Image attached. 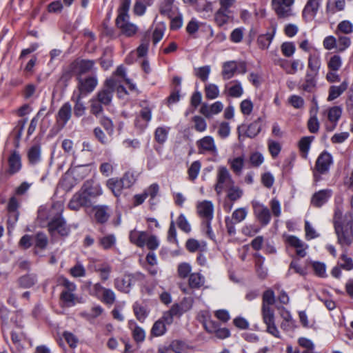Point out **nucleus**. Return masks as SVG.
Listing matches in <instances>:
<instances>
[{"instance_id":"1","label":"nucleus","mask_w":353,"mask_h":353,"mask_svg":"<svg viewBox=\"0 0 353 353\" xmlns=\"http://www.w3.org/2000/svg\"><path fill=\"white\" fill-rule=\"evenodd\" d=\"M117 85V81L114 77L108 79L105 81L103 88L98 91L89 101L91 114L96 117L102 114L103 112V107L109 105L112 102Z\"/></svg>"},{"instance_id":"2","label":"nucleus","mask_w":353,"mask_h":353,"mask_svg":"<svg viewBox=\"0 0 353 353\" xmlns=\"http://www.w3.org/2000/svg\"><path fill=\"white\" fill-rule=\"evenodd\" d=\"M275 302L274 293L272 290H268L263 294L261 315L263 323L266 325V332L273 336L280 339V332L275 325L274 310L271 307Z\"/></svg>"},{"instance_id":"3","label":"nucleus","mask_w":353,"mask_h":353,"mask_svg":"<svg viewBox=\"0 0 353 353\" xmlns=\"http://www.w3.org/2000/svg\"><path fill=\"white\" fill-rule=\"evenodd\" d=\"M196 212L202 219L201 230L210 241H215V236L210 224L214 216V205L210 201H202L196 205Z\"/></svg>"},{"instance_id":"4","label":"nucleus","mask_w":353,"mask_h":353,"mask_svg":"<svg viewBox=\"0 0 353 353\" xmlns=\"http://www.w3.org/2000/svg\"><path fill=\"white\" fill-rule=\"evenodd\" d=\"M343 199L341 196L336 198V207L334 215V228L338 236L339 243H348L352 235L351 227L348 224L343 225L341 219L343 216Z\"/></svg>"},{"instance_id":"5","label":"nucleus","mask_w":353,"mask_h":353,"mask_svg":"<svg viewBox=\"0 0 353 353\" xmlns=\"http://www.w3.org/2000/svg\"><path fill=\"white\" fill-rule=\"evenodd\" d=\"M295 0H271V8L279 19H289L296 15Z\"/></svg>"},{"instance_id":"6","label":"nucleus","mask_w":353,"mask_h":353,"mask_svg":"<svg viewBox=\"0 0 353 353\" xmlns=\"http://www.w3.org/2000/svg\"><path fill=\"white\" fill-rule=\"evenodd\" d=\"M205 330L209 333H214L215 336L220 339H225L230 336V330L225 327H220L217 322L210 319V314L207 311H202L200 313Z\"/></svg>"},{"instance_id":"7","label":"nucleus","mask_w":353,"mask_h":353,"mask_svg":"<svg viewBox=\"0 0 353 353\" xmlns=\"http://www.w3.org/2000/svg\"><path fill=\"white\" fill-rule=\"evenodd\" d=\"M133 183L134 179L132 175L126 173L120 179H109L106 181V186L116 197H119L121 194L123 189L129 188Z\"/></svg>"},{"instance_id":"8","label":"nucleus","mask_w":353,"mask_h":353,"mask_svg":"<svg viewBox=\"0 0 353 353\" xmlns=\"http://www.w3.org/2000/svg\"><path fill=\"white\" fill-rule=\"evenodd\" d=\"M48 228L49 233L54 238H57L59 236H68L70 232V228L66 225V222L61 214H58L53 217L49 221Z\"/></svg>"},{"instance_id":"9","label":"nucleus","mask_w":353,"mask_h":353,"mask_svg":"<svg viewBox=\"0 0 353 353\" xmlns=\"http://www.w3.org/2000/svg\"><path fill=\"white\" fill-rule=\"evenodd\" d=\"M234 183L229 170L225 167L221 166L218 168L216 183L214 186L215 191L218 195L221 194L223 190L232 185Z\"/></svg>"},{"instance_id":"10","label":"nucleus","mask_w":353,"mask_h":353,"mask_svg":"<svg viewBox=\"0 0 353 353\" xmlns=\"http://www.w3.org/2000/svg\"><path fill=\"white\" fill-rule=\"evenodd\" d=\"M196 145L198 149V153L200 154L216 155L218 154V149L214 139L212 136H205L197 140Z\"/></svg>"},{"instance_id":"11","label":"nucleus","mask_w":353,"mask_h":353,"mask_svg":"<svg viewBox=\"0 0 353 353\" xmlns=\"http://www.w3.org/2000/svg\"><path fill=\"white\" fill-rule=\"evenodd\" d=\"M115 22L121 34L128 37H133L138 31L137 26L130 21V16L117 17Z\"/></svg>"},{"instance_id":"12","label":"nucleus","mask_w":353,"mask_h":353,"mask_svg":"<svg viewBox=\"0 0 353 353\" xmlns=\"http://www.w3.org/2000/svg\"><path fill=\"white\" fill-rule=\"evenodd\" d=\"M275 64L279 65L288 74H294L299 70H302L304 63L299 59L287 60L278 59L274 61Z\"/></svg>"},{"instance_id":"13","label":"nucleus","mask_w":353,"mask_h":353,"mask_svg":"<svg viewBox=\"0 0 353 353\" xmlns=\"http://www.w3.org/2000/svg\"><path fill=\"white\" fill-rule=\"evenodd\" d=\"M94 65V61L77 59L70 63V71L74 72L77 78L81 77L82 74L91 71Z\"/></svg>"},{"instance_id":"14","label":"nucleus","mask_w":353,"mask_h":353,"mask_svg":"<svg viewBox=\"0 0 353 353\" xmlns=\"http://www.w3.org/2000/svg\"><path fill=\"white\" fill-rule=\"evenodd\" d=\"M137 281V276L134 274H125L114 279V285L117 290L124 293H128Z\"/></svg>"},{"instance_id":"15","label":"nucleus","mask_w":353,"mask_h":353,"mask_svg":"<svg viewBox=\"0 0 353 353\" xmlns=\"http://www.w3.org/2000/svg\"><path fill=\"white\" fill-rule=\"evenodd\" d=\"M91 201L88 196L84 194L83 192L80 189L79 192L75 193L68 203V208L70 210L77 211L81 207L90 206Z\"/></svg>"},{"instance_id":"16","label":"nucleus","mask_w":353,"mask_h":353,"mask_svg":"<svg viewBox=\"0 0 353 353\" xmlns=\"http://www.w3.org/2000/svg\"><path fill=\"white\" fill-rule=\"evenodd\" d=\"M254 213L259 221L263 225H268L271 220V214L268 208L259 202L252 203Z\"/></svg>"},{"instance_id":"17","label":"nucleus","mask_w":353,"mask_h":353,"mask_svg":"<svg viewBox=\"0 0 353 353\" xmlns=\"http://www.w3.org/2000/svg\"><path fill=\"white\" fill-rule=\"evenodd\" d=\"M81 190L84 194L88 196L90 200L92 198H97L103 194V189L99 183H96L92 180H88L84 182Z\"/></svg>"},{"instance_id":"18","label":"nucleus","mask_w":353,"mask_h":353,"mask_svg":"<svg viewBox=\"0 0 353 353\" xmlns=\"http://www.w3.org/2000/svg\"><path fill=\"white\" fill-rule=\"evenodd\" d=\"M78 89L81 96L82 94L92 92L98 84V81L94 77H88L85 79L77 77Z\"/></svg>"},{"instance_id":"19","label":"nucleus","mask_w":353,"mask_h":353,"mask_svg":"<svg viewBox=\"0 0 353 353\" xmlns=\"http://www.w3.org/2000/svg\"><path fill=\"white\" fill-rule=\"evenodd\" d=\"M323 0H308L303 10V17L307 21L312 20L316 15Z\"/></svg>"},{"instance_id":"20","label":"nucleus","mask_w":353,"mask_h":353,"mask_svg":"<svg viewBox=\"0 0 353 353\" xmlns=\"http://www.w3.org/2000/svg\"><path fill=\"white\" fill-rule=\"evenodd\" d=\"M332 163V156L327 152H322L316 161V169L321 174L326 173Z\"/></svg>"},{"instance_id":"21","label":"nucleus","mask_w":353,"mask_h":353,"mask_svg":"<svg viewBox=\"0 0 353 353\" xmlns=\"http://www.w3.org/2000/svg\"><path fill=\"white\" fill-rule=\"evenodd\" d=\"M214 21L218 26L222 27L233 21V12L231 10L219 8L214 13Z\"/></svg>"},{"instance_id":"22","label":"nucleus","mask_w":353,"mask_h":353,"mask_svg":"<svg viewBox=\"0 0 353 353\" xmlns=\"http://www.w3.org/2000/svg\"><path fill=\"white\" fill-rule=\"evenodd\" d=\"M332 194V191L330 189L319 190L312 195L311 204L316 208H320L328 201Z\"/></svg>"},{"instance_id":"23","label":"nucleus","mask_w":353,"mask_h":353,"mask_svg":"<svg viewBox=\"0 0 353 353\" xmlns=\"http://www.w3.org/2000/svg\"><path fill=\"white\" fill-rule=\"evenodd\" d=\"M223 109V104L221 101H216L211 105L203 103L200 108V113L206 118H210L214 114L220 113Z\"/></svg>"},{"instance_id":"24","label":"nucleus","mask_w":353,"mask_h":353,"mask_svg":"<svg viewBox=\"0 0 353 353\" xmlns=\"http://www.w3.org/2000/svg\"><path fill=\"white\" fill-rule=\"evenodd\" d=\"M130 239L132 243H157V239L155 236L135 230L131 231Z\"/></svg>"},{"instance_id":"25","label":"nucleus","mask_w":353,"mask_h":353,"mask_svg":"<svg viewBox=\"0 0 353 353\" xmlns=\"http://www.w3.org/2000/svg\"><path fill=\"white\" fill-rule=\"evenodd\" d=\"M174 0H163L159 8V12L161 15L168 18H172L179 12L177 7L174 6Z\"/></svg>"},{"instance_id":"26","label":"nucleus","mask_w":353,"mask_h":353,"mask_svg":"<svg viewBox=\"0 0 353 353\" xmlns=\"http://www.w3.org/2000/svg\"><path fill=\"white\" fill-rule=\"evenodd\" d=\"M152 107H143L140 111L139 117L142 119V123H139V119H135L134 125L140 130H143L148 124L152 118Z\"/></svg>"},{"instance_id":"27","label":"nucleus","mask_w":353,"mask_h":353,"mask_svg":"<svg viewBox=\"0 0 353 353\" xmlns=\"http://www.w3.org/2000/svg\"><path fill=\"white\" fill-rule=\"evenodd\" d=\"M8 172L10 174H14L18 172L21 168V160L19 154L14 151L8 158Z\"/></svg>"},{"instance_id":"28","label":"nucleus","mask_w":353,"mask_h":353,"mask_svg":"<svg viewBox=\"0 0 353 353\" xmlns=\"http://www.w3.org/2000/svg\"><path fill=\"white\" fill-rule=\"evenodd\" d=\"M71 116L72 106L70 103L66 102L59 110L57 119L58 122H61L62 125L64 126L70 119Z\"/></svg>"},{"instance_id":"29","label":"nucleus","mask_w":353,"mask_h":353,"mask_svg":"<svg viewBox=\"0 0 353 353\" xmlns=\"http://www.w3.org/2000/svg\"><path fill=\"white\" fill-rule=\"evenodd\" d=\"M94 217L100 223H105L110 217V208L108 205H97L94 208Z\"/></svg>"},{"instance_id":"30","label":"nucleus","mask_w":353,"mask_h":353,"mask_svg":"<svg viewBox=\"0 0 353 353\" xmlns=\"http://www.w3.org/2000/svg\"><path fill=\"white\" fill-rule=\"evenodd\" d=\"M348 87V83L343 81L339 85H332L329 88L327 101H332L340 97Z\"/></svg>"},{"instance_id":"31","label":"nucleus","mask_w":353,"mask_h":353,"mask_svg":"<svg viewBox=\"0 0 353 353\" xmlns=\"http://www.w3.org/2000/svg\"><path fill=\"white\" fill-rule=\"evenodd\" d=\"M228 94L230 97L239 98L242 96L243 89L239 81H232L225 86Z\"/></svg>"},{"instance_id":"32","label":"nucleus","mask_w":353,"mask_h":353,"mask_svg":"<svg viewBox=\"0 0 353 353\" xmlns=\"http://www.w3.org/2000/svg\"><path fill=\"white\" fill-rule=\"evenodd\" d=\"M307 67L314 74H318L321 67V59L319 53L310 54L308 57Z\"/></svg>"},{"instance_id":"33","label":"nucleus","mask_w":353,"mask_h":353,"mask_svg":"<svg viewBox=\"0 0 353 353\" xmlns=\"http://www.w3.org/2000/svg\"><path fill=\"white\" fill-rule=\"evenodd\" d=\"M128 327L132 330V336L135 341L139 343L145 340V332L144 330L138 326L134 321L130 320L128 322Z\"/></svg>"},{"instance_id":"34","label":"nucleus","mask_w":353,"mask_h":353,"mask_svg":"<svg viewBox=\"0 0 353 353\" xmlns=\"http://www.w3.org/2000/svg\"><path fill=\"white\" fill-rule=\"evenodd\" d=\"M225 190L227 193V199L231 202H235L240 199L243 194V190L240 187L236 185L235 183Z\"/></svg>"},{"instance_id":"35","label":"nucleus","mask_w":353,"mask_h":353,"mask_svg":"<svg viewBox=\"0 0 353 353\" xmlns=\"http://www.w3.org/2000/svg\"><path fill=\"white\" fill-rule=\"evenodd\" d=\"M345 7V0H329L326 5V12L327 14H334L337 12L343 11Z\"/></svg>"},{"instance_id":"36","label":"nucleus","mask_w":353,"mask_h":353,"mask_svg":"<svg viewBox=\"0 0 353 353\" xmlns=\"http://www.w3.org/2000/svg\"><path fill=\"white\" fill-rule=\"evenodd\" d=\"M318 107L310 112V117L307 121V128L311 133H316L319 130L320 123L317 118Z\"/></svg>"},{"instance_id":"37","label":"nucleus","mask_w":353,"mask_h":353,"mask_svg":"<svg viewBox=\"0 0 353 353\" xmlns=\"http://www.w3.org/2000/svg\"><path fill=\"white\" fill-rule=\"evenodd\" d=\"M236 72V61H227L223 63L222 76L223 79L228 80L231 79Z\"/></svg>"},{"instance_id":"38","label":"nucleus","mask_w":353,"mask_h":353,"mask_svg":"<svg viewBox=\"0 0 353 353\" xmlns=\"http://www.w3.org/2000/svg\"><path fill=\"white\" fill-rule=\"evenodd\" d=\"M343 65L342 57L339 54L332 55L327 61L328 70L339 72Z\"/></svg>"},{"instance_id":"39","label":"nucleus","mask_w":353,"mask_h":353,"mask_svg":"<svg viewBox=\"0 0 353 353\" xmlns=\"http://www.w3.org/2000/svg\"><path fill=\"white\" fill-rule=\"evenodd\" d=\"M28 158L30 164H37L41 161V147L39 145H32L28 150Z\"/></svg>"},{"instance_id":"40","label":"nucleus","mask_w":353,"mask_h":353,"mask_svg":"<svg viewBox=\"0 0 353 353\" xmlns=\"http://www.w3.org/2000/svg\"><path fill=\"white\" fill-rule=\"evenodd\" d=\"M189 286L190 288L199 289L205 283V278L199 273H192L189 276Z\"/></svg>"},{"instance_id":"41","label":"nucleus","mask_w":353,"mask_h":353,"mask_svg":"<svg viewBox=\"0 0 353 353\" xmlns=\"http://www.w3.org/2000/svg\"><path fill=\"white\" fill-rule=\"evenodd\" d=\"M152 3V0H136L133 12L135 15L142 16L145 14L147 6H151Z\"/></svg>"},{"instance_id":"42","label":"nucleus","mask_w":353,"mask_h":353,"mask_svg":"<svg viewBox=\"0 0 353 353\" xmlns=\"http://www.w3.org/2000/svg\"><path fill=\"white\" fill-rule=\"evenodd\" d=\"M228 163L234 173L236 175H240L244 165V158L243 157H238L233 159H230L228 160Z\"/></svg>"},{"instance_id":"43","label":"nucleus","mask_w":353,"mask_h":353,"mask_svg":"<svg viewBox=\"0 0 353 353\" xmlns=\"http://www.w3.org/2000/svg\"><path fill=\"white\" fill-rule=\"evenodd\" d=\"M133 311L137 320L141 322H143L148 314L146 307L137 302L133 305Z\"/></svg>"},{"instance_id":"44","label":"nucleus","mask_w":353,"mask_h":353,"mask_svg":"<svg viewBox=\"0 0 353 353\" xmlns=\"http://www.w3.org/2000/svg\"><path fill=\"white\" fill-rule=\"evenodd\" d=\"M81 98L82 96H81V94H78L75 98L74 97L72 98V100L75 102L74 106V114L77 117L83 116L85 112V106L81 101Z\"/></svg>"},{"instance_id":"45","label":"nucleus","mask_w":353,"mask_h":353,"mask_svg":"<svg viewBox=\"0 0 353 353\" xmlns=\"http://www.w3.org/2000/svg\"><path fill=\"white\" fill-rule=\"evenodd\" d=\"M204 91L205 97L210 100L214 99L219 95V87L213 83L206 84L205 85Z\"/></svg>"},{"instance_id":"46","label":"nucleus","mask_w":353,"mask_h":353,"mask_svg":"<svg viewBox=\"0 0 353 353\" xmlns=\"http://www.w3.org/2000/svg\"><path fill=\"white\" fill-rule=\"evenodd\" d=\"M274 37V33H267L259 36L257 43L259 48L262 50L268 49L272 43Z\"/></svg>"},{"instance_id":"47","label":"nucleus","mask_w":353,"mask_h":353,"mask_svg":"<svg viewBox=\"0 0 353 353\" xmlns=\"http://www.w3.org/2000/svg\"><path fill=\"white\" fill-rule=\"evenodd\" d=\"M37 281V276L34 274H27L19 279V284L23 288H31Z\"/></svg>"},{"instance_id":"48","label":"nucleus","mask_w":353,"mask_h":353,"mask_svg":"<svg viewBox=\"0 0 353 353\" xmlns=\"http://www.w3.org/2000/svg\"><path fill=\"white\" fill-rule=\"evenodd\" d=\"M248 213V211L246 208H239L232 212L230 220H232L236 223H239L245 219Z\"/></svg>"},{"instance_id":"49","label":"nucleus","mask_w":353,"mask_h":353,"mask_svg":"<svg viewBox=\"0 0 353 353\" xmlns=\"http://www.w3.org/2000/svg\"><path fill=\"white\" fill-rule=\"evenodd\" d=\"M261 130V121L259 118L248 126L245 133L248 137L254 138L260 132Z\"/></svg>"},{"instance_id":"50","label":"nucleus","mask_w":353,"mask_h":353,"mask_svg":"<svg viewBox=\"0 0 353 353\" xmlns=\"http://www.w3.org/2000/svg\"><path fill=\"white\" fill-rule=\"evenodd\" d=\"M305 233L307 241H311L320 236V233L308 221H305Z\"/></svg>"},{"instance_id":"51","label":"nucleus","mask_w":353,"mask_h":353,"mask_svg":"<svg viewBox=\"0 0 353 353\" xmlns=\"http://www.w3.org/2000/svg\"><path fill=\"white\" fill-rule=\"evenodd\" d=\"M100 301L105 304L112 305L116 301V294L112 290L105 288Z\"/></svg>"},{"instance_id":"52","label":"nucleus","mask_w":353,"mask_h":353,"mask_svg":"<svg viewBox=\"0 0 353 353\" xmlns=\"http://www.w3.org/2000/svg\"><path fill=\"white\" fill-rule=\"evenodd\" d=\"M351 45V39L350 37L343 35L338 36L336 39V49L338 52H342L348 48Z\"/></svg>"},{"instance_id":"53","label":"nucleus","mask_w":353,"mask_h":353,"mask_svg":"<svg viewBox=\"0 0 353 353\" xmlns=\"http://www.w3.org/2000/svg\"><path fill=\"white\" fill-rule=\"evenodd\" d=\"M317 74H314V73L312 72H307L305 76V82L302 85V88L305 91H310L312 88H313L316 85L315 78Z\"/></svg>"},{"instance_id":"54","label":"nucleus","mask_w":353,"mask_h":353,"mask_svg":"<svg viewBox=\"0 0 353 353\" xmlns=\"http://www.w3.org/2000/svg\"><path fill=\"white\" fill-rule=\"evenodd\" d=\"M314 137H304L299 141V150L302 153H303L304 158H306L307 155V152L310 150V145Z\"/></svg>"},{"instance_id":"55","label":"nucleus","mask_w":353,"mask_h":353,"mask_svg":"<svg viewBox=\"0 0 353 353\" xmlns=\"http://www.w3.org/2000/svg\"><path fill=\"white\" fill-rule=\"evenodd\" d=\"M342 110L339 106H334L328 110L327 117L332 123H337V121L341 117Z\"/></svg>"},{"instance_id":"56","label":"nucleus","mask_w":353,"mask_h":353,"mask_svg":"<svg viewBox=\"0 0 353 353\" xmlns=\"http://www.w3.org/2000/svg\"><path fill=\"white\" fill-rule=\"evenodd\" d=\"M166 332V327L163 323V321L159 319L157 321L152 327V334L155 336H160L163 335Z\"/></svg>"},{"instance_id":"57","label":"nucleus","mask_w":353,"mask_h":353,"mask_svg":"<svg viewBox=\"0 0 353 353\" xmlns=\"http://www.w3.org/2000/svg\"><path fill=\"white\" fill-rule=\"evenodd\" d=\"M168 128L164 127H159L154 132V139L159 143H163L168 138Z\"/></svg>"},{"instance_id":"58","label":"nucleus","mask_w":353,"mask_h":353,"mask_svg":"<svg viewBox=\"0 0 353 353\" xmlns=\"http://www.w3.org/2000/svg\"><path fill=\"white\" fill-rule=\"evenodd\" d=\"M201 167V164L199 161H195L191 164L190 167L188 170V177L190 180L194 181L196 179L199 174Z\"/></svg>"},{"instance_id":"59","label":"nucleus","mask_w":353,"mask_h":353,"mask_svg":"<svg viewBox=\"0 0 353 353\" xmlns=\"http://www.w3.org/2000/svg\"><path fill=\"white\" fill-rule=\"evenodd\" d=\"M340 32L343 34H348L353 32V24L347 20L341 21L338 26L336 33Z\"/></svg>"},{"instance_id":"60","label":"nucleus","mask_w":353,"mask_h":353,"mask_svg":"<svg viewBox=\"0 0 353 353\" xmlns=\"http://www.w3.org/2000/svg\"><path fill=\"white\" fill-rule=\"evenodd\" d=\"M194 122V128L196 131L203 132L207 129V123L205 120L200 116H194L192 118Z\"/></svg>"},{"instance_id":"61","label":"nucleus","mask_w":353,"mask_h":353,"mask_svg":"<svg viewBox=\"0 0 353 353\" xmlns=\"http://www.w3.org/2000/svg\"><path fill=\"white\" fill-rule=\"evenodd\" d=\"M305 244H288L287 250L288 252H295L300 257H304L306 254L305 249L307 246Z\"/></svg>"},{"instance_id":"62","label":"nucleus","mask_w":353,"mask_h":353,"mask_svg":"<svg viewBox=\"0 0 353 353\" xmlns=\"http://www.w3.org/2000/svg\"><path fill=\"white\" fill-rule=\"evenodd\" d=\"M61 299L68 307L73 306L75 304L76 296L73 292L62 291Z\"/></svg>"},{"instance_id":"63","label":"nucleus","mask_w":353,"mask_h":353,"mask_svg":"<svg viewBox=\"0 0 353 353\" xmlns=\"http://www.w3.org/2000/svg\"><path fill=\"white\" fill-rule=\"evenodd\" d=\"M195 75L198 77L201 81H206L208 79V76L210 73V66L205 65L196 68Z\"/></svg>"},{"instance_id":"64","label":"nucleus","mask_w":353,"mask_h":353,"mask_svg":"<svg viewBox=\"0 0 353 353\" xmlns=\"http://www.w3.org/2000/svg\"><path fill=\"white\" fill-rule=\"evenodd\" d=\"M281 50L285 57H290L295 52V46L292 42H284L281 46Z\"/></svg>"}]
</instances>
